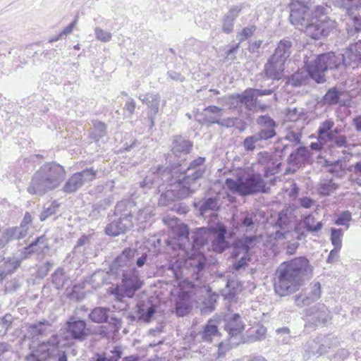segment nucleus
<instances>
[{"mask_svg":"<svg viewBox=\"0 0 361 361\" xmlns=\"http://www.w3.org/2000/svg\"><path fill=\"white\" fill-rule=\"evenodd\" d=\"M312 275L313 267L305 257L283 262L276 271L274 291L281 297L289 295L298 290Z\"/></svg>","mask_w":361,"mask_h":361,"instance_id":"f257e3e1","label":"nucleus"},{"mask_svg":"<svg viewBox=\"0 0 361 361\" xmlns=\"http://www.w3.org/2000/svg\"><path fill=\"white\" fill-rule=\"evenodd\" d=\"M360 61L361 54L353 48H348L343 54L327 52L317 55L313 60L306 61L305 66L312 79L317 83H324L325 72L328 70L338 69L341 66L355 68Z\"/></svg>","mask_w":361,"mask_h":361,"instance_id":"f03ea898","label":"nucleus"},{"mask_svg":"<svg viewBox=\"0 0 361 361\" xmlns=\"http://www.w3.org/2000/svg\"><path fill=\"white\" fill-rule=\"evenodd\" d=\"M66 176V171L62 165L56 161L46 162L34 173L27 191L32 195L42 197L58 188Z\"/></svg>","mask_w":361,"mask_h":361,"instance_id":"7ed1b4c3","label":"nucleus"},{"mask_svg":"<svg viewBox=\"0 0 361 361\" xmlns=\"http://www.w3.org/2000/svg\"><path fill=\"white\" fill-rule=\"evenodd\" d=\"M135 255V249L126 248L114 261V265L118 267H130L128 270H123L121 285L109 288V294L121 301L123 298H133L135 294V266L132 261Z\"/></svg>","mask_w":361,"mask_h":361,"instance_id":"20e7f679","label":"nucleus"},{"mask_svg":"<svg viewBox=\"0 0 361 361\" xmlns=\"http://www.w3.org/2000/svg\"><path fill=\"white\" fill-rule=\"evenodd\" d=\"M204 161L205 158L200 157L192 161L188 168L181 173L183 176H180L176 180L178 188L175 195L177 198H187L197 190V180L202 178L205 173V169L202 166Z\"/></svg>","mask_w":361,"mask_h":361,"instance_id":"39448f33","label":"nucleus"},{"mask_svg":"<svg viewBox=\"0 0 361 361\" xmlns=\"http://www.w3.org/2000/svg\"><path fill=\"white\" fill-rule=\"evenodd\" d=\"M225 184L230 191L241 196L267 193L269 190L265 180L257 173L238 176L236 179L226 178Z\"/></svg>","mask_w":361,"mask_h":361,"instance_id":"423d86ee","label":"nucleus"},{"mask_svg":"<svg viewBox=\"0 0 361 361\" xmlns=\"http://www.w3.org/2000/svg\"><path fill=\"white\" fill-rule=\"evenodd\" d=\"M135 205L133 199L123 200L115 206L114 216H118L113 219L105 227V233L109 236H118L133 227L132 208Z\"/></svg>","mask_w":361,"mask_h":361,"instance_id":"0eeeda50","label":"nucleus"},{"mask_svg":"<svg viewBox=\"0 0 361 361\" xmlns=\"http://www.w3.org/2000/svg\"><path fill=\"white\" fill-rule=\"evenodd\" d=\"M171 147L172 153L169 154L166 157L167 166L164 169L163 166H159L157 169V173L161 174V179L164 182L171 181V177L173 175V170L181 165L183 159L178 154H188L190 153L192 143L181 135H176L173 137Z\"/></svg>","mask_w":361,"mask_h":361,"instance_id":"6e6552de","label":"nucleus"},{"mask_svg":"<svg viewBox=\"0 0 361 361\" xmlns=\"http://www.w3.org/2000/svg\"><path fill=\"white\" fill-rule=\"evenodd\" d=\"M61 342V337L59 335H51L46 341L39 343L35 350L26 355V360L46 361L48 359L54 358L56 353L61 350L59 349Z\"/></svg>","mask_w":361,"mask_h":361,"instance_id":"1a4fd4ad","label":"nucleus"},{"mask_svg":"<svg viewBox=\"0 0 361 361\" xmlns=\"http://www.w3.org/2000/svg\"><path fill=\"white\" fill-rule=\"evenodd\" d=\"M336 27V22L328 17L318 18L311 17L309 22L305 23L300 30L310 37L319 39L322 37H326Z\"/></svg>","mask_w":361,"mask_h":361,"instance_id":"9d476101","label":"nucleus"},{"mask_svg":"<svg viewBox=\"0 0 361 361\" xmlns=\"http://www.w3.org/2000/svg\"><path fill=\"white\" fill-rule=\"evenodd\" d=\"M97 172V170L91 167L73 173L65 182L61 191L66 194L76 192L86 182L93 180L96 178Z\"/></svg>","mask_w":361,"mask_h":361,"instance_id":"9b49d317","label":"nucleus"},{"mask_svg":"<svg viewBox=\"0 0 361 361\" xmlns=\"http://www.w3.org/2000/svg\"><path fill=\"white\" fill-rule=\"evenodd\" d=\"M289 7L290 21L291 24L300 30V27H304L311 18L310 8L307 3L298 0L293 1Z\"/></svg>","mask_w":361,"mask_h":361,"instance_id":"f8f14e48","label":"nucleus"},{"mask_svg":"<svg viewBox=\"0 0 361 361\" xmlns=\"http://www.w3.org/2000/svg\"><path fill=\"white\" fill-rule=\"evenodd\" d=\"M259 130L256 133L264 142L276 136L278 123L269 114L260 115L256 118Z\"/></svg>","mask_w":361,"mask_h":361,"instance_id":"ddd939ff","label":"nucleus"},{"mask_svg":"<svg viewBox=\"0 0 361 361\" xmlns=\"http://www.w3.org/2000/svg\"><path fill=\"white\" fill-rule=\"evenodd\" d=\"M321 297V284L319 282L312 283L309 287L295 295V304L299 307L308 306Z\"/></svg>","mask_w":361,"mask_h":361,"instance_id":"4468645a","label":"nucleus"},{"mask_svg":"<svg viewBox=\"0 0 361 361\" xmlns=\"http://www.w3.org/2000/svg\"><path fill=\"white\" fill-rule=\"evenodd\" d=\"M66 329L70 337L75 341H85L89 333L85 320L71 317L66 323Z\"/></svg>","mask_w":361,"mask_h":361,"instance_id":"2eb2a0df","label":"nucleus"},{"mask_svg":"<svg viewBox=\"0 0 361 361\" xmlns=\"http://www.w3.org/2000/svg\"><path fill=\"white\" fill-rule=\"evenodd\" d=\"M232 104L236 106L243 105L248 111H252L257 107V98L253 88H247L242 93L232 94L229 96Z\"/></svg>","mask_w":361,"mask_h":361,"instance_id":"dca6fc26","label":"nucleus"},{"mask_svg":"<svg viewBox=\"0 0 361 361\" xmlns=\"http://www.w3.org/2000/svg\"><path fill=\"white\" fill-rule=\"evenodd\" d=\"M258 224L257 213L254 211H245L241 212L235 220L233 227L245 233H251L257 229Z\"/></svg>","mask_w":361,"mask_h":361,"instance_id":"f3484780","label":"nucleus"},{"mask_svg":"<svg viewBox=\"0 0 361 361\" xmlns=\"http://www.w3.org/2000/svg\"><path fill=\"white\" fill-rule=\"evenodd\" d=\"M210 233L214 236L212 240L213 250L215 252L222 253L229 247V243L226 239V227L220 223L210 226Z\"/></svg>","mask_w":361,"mask_h":361,"instance_id":"a211bd4d","label":"nucleus"},{"mask_svg":"<svg viewBox=\"0 0 361 361\" xmlns=\"http://www.w3.org/2000/svg\"><path fill=\"white\" fill-rule=\"evenodd\" d=\"M308 322L314 324H325L331 319V312L324 304L318 303L305 311Z\"/></svg>","mask_w":361,"mask_h":361,"instance_id":"6ab92c4d","label":"nucleus"},{"mask_svg":"<svg viewBox=\"0 0 361 361\" xmlns=\"http://www.w3.org/2000/svg\"><path fill=\"white\" fill-rule=\"evenodd\" d=\"M97 244L94 233L88 235H82L78 240L76 245L73 248L74 253H82V255L86 258L90 256H96L94 247Z\"/></svg>","mask_w":361,"mask_h":361,"instance_id":"aec40b11","label":"nucleus"},{"mask_svg":"<svg viewBox=\"0 0 361 361\" xmlns=\"http://www.w3.org/2000/svg\"><path fill=\"white\" fill-rule=\"evenodd\" d=\"M139 99L145 104L149 109L147 113L148 121L149 127L154 126V118L159 111L160 97L158 94L147 93L139 96Z\"/></svg>","mask_w":361,"mask_h":361,"instance_id":"412c9836","label":"nucleus"},{"mask_svg":"<svg viewBox=\"0 0 361 361\" xmlns=\"http://www.w3.org/2000/svg\"><path fill=\"white\" fill-rule=\"evenodd\" d=\"M244 328L245 324L239 314L235 313L225 317L224 329L229 336L233 337L240 334Z\"/></svg>","mask_w":361,"mask_h":361,"instance_id":"4be33fe9","label":"nucleus"},{"mask_svg":"<svg viewBox=\"0 0 361 361\" xmlns=\"http://www.w3.org/2000/svg\"><path fill=\"white\" fill-rule=\"evenodd\" d=\"M191 308V293L183 288L178 290V295L176 300V312L179 317L188 314Z\"/></svg>","mask_w":361,"mask_h":361,"instance_id":"5701e85b","label":"nucleus"},{"mask_svg":"<svg viewBox=\"0 0 361 361\" xmlns=\"http://www.w3.org/2000/svg\"><path fill=\"white\" fill-rule=\"evenodd\" d=\"M284 63L269 58L264 65V77L267 79L279 81L283 75Z\"/></svg>","mask_w":361,"mask_h":361,"instance_id":"b1692460","label":"nucleus"},{"mask_svg":"<svg viewBox=\"0 0 361 361\" xmlns=\"http://www.w3.org/2000/svg\"><path fill=\"white\" fill-rule=\"evenodd\" d=\"M310 159V152L307 147L300 146L289 154L287 162L290 166L300 167L308 162Z\"/></svg>","mask_w":361,"mask_h":361,"instance_id":"393cba45","label":"nucleus"},{"mask_svg":"<svg viewBox=\"0 0 361 361\" xmlns=\"http://www.w3.org/2000/svg\"><path fill=\"white\" fill-rule=\"evenodd\" d=\"M243 9L242 6H232L222 18V31L230 34L233 31L234 23Z\"/></svg>","mask_w":361,"mask_h":361,"instance_id":"a878e982","label":"nucleus"},{"mask_svg":"<svg viewBox=\"0 0 361 361\" xmlns=\"http://www.w3.org/2000/svg\"><path fill=\"white\" fill-rule=\"evenodd\" d=\"M27 234L26 231L21 228L19 226L6 229L0 238V250L4 247L9 242L23 238Z\"/></svg>","mask_w":361,"mask_h":361,"instance_id":"bb28decb","label":"nucleus"},{"mask_svg":"<svg viewBox=\"0 0 361 361\" xmlns=\"http://www.w3.org/2000/svg\"><path fill=\"white\" fill-rule=\"evenodd\" d=\"M292 47V42L288 39H281L277 44L274 53L270 56L271 60H278L285 63L289 58Z\"/></svg>","mask_w":361,"mask_h":361,"instance_id":"cd10ccee","label":"nucleus"},{"mask_svg":"<svg viewBox=\"0 0 361 361\" xmlns=\"http://www.w3.org/2000/svg\"><path fill=\"white\" fill-rule=\"evenodd\" d=\"M261 238V235H246L237 240V246L241 248L244 255H249L250 251L252 249Z\"/></svg>","mask_w":361,"mask_h":361,"instance_id":"c85d7f7f","label":"nucleus"},{"mask_svg":"<svg viewBox=\"0 0 361 361\" xmlns=\"http://www.w3.org/2000/svg\"><path fill=\"white\" fill-rule=\"evenodd\" d=\"M200 335L202 341L211 343L214 338L220 336V333L215 322L209 320Z\"/></svg>","mask_w":361,"mask_h":361,"instance_id":"c756f323","label":"nucleus"},{"mask_svg":"<svg viewBox=\"0 0 361 361\" xmlns=\"http://www.w3.org/2000/svg\"><path fill=\"white\" fill-rule=\"evenodd\" d=\"M339 188L332 178L322 179L317 184L316 190L320 196H329Z\"/></svg>","mask_w":361,"mask_h":361,"instance_id":"7c9ffc66","label":"nucleus"},{"mask_svg":"<svg viewBox=\"0 0 361 361\" xmlns=\"http://www.w3.org/2000/svg\"><path fill=\"white\" fill-rule=\"evenodd\" d=\"M343 91L336 87H331L327 90L323 96L322 101L328 106H334L338 104L341 97L343 95Z\"/></svg>","mask_w":361,"mask_h":361,"instance_id":"2f4dec72","label":"nucleus"},{"mask_svg":"<svg viewBox=\"0 0 361 361\" xmlns=\"http://www.w3.org/2000/svg\"><path fill=\"white\" fill-rule=\"evenodd\" d=\"M212 235L210 233V226L208 228H197L193 235V244L194 248H200L207 244L209 236Z\"/></svg>","mask_w":361,"mask_h":361,"instance_id":"473e14b6","label":"nucleus"},{"mask_svg":"<svg viewBox=\"0 0 361 361\" xmlns=\"http://www.w3.org/2000/svg\"><path fill=\"white\" fill-rule=\"evenodd\" d=\"M93 128L90 131V137L94 142H98L106 135V125L98 120L92 121Z\"/></svg>","mask_w":361,"mask_h":361,"instance_id":"72a5a7b5","label":"nucleus"},{"mask_svg":"<svg viewBox=\"0 0 361 361\" xmlns=\"http://www.w3.org/2000/svg\"><path fill=\"white\" fill-rule=\"evenodd\" d=\"M109 309L107 307H97L94 308L89 314L90 319L95 323H105L108 322Z\"/></svg>","mask_w":361,"mask_h":361,"instance_id":"f704fd0d","label":"nucleus"},{"mask_svg":"<svg viewBox=\"0 0 361 361\" xmlns=\"http://www.w3.org/2000/svg\"><path fill=\"white\" fill-rule=\"evenodd\" d=\"M263 142H264V141L257 133H255L246 137L242 145L245 151L250 152H253L257 147L259 148L263 147Z\"/></svg>","mask_w":361,"mask_h":361,"instance_id":"c9c22d12","label":"nucleus"},{"mask_svg":"<svg viewBox=\"0 0 361 361\" xmlns=\"http://www.w3.org/2000/svg\"><path fill=\"white\" fill-rule=\"evenodd\" d=\"M69 277L63 268H58L51 274V283L57 290L62 289Z\"/></svg>","mask_w":361,"mask_h":361,"instance_id":"e433bc0d","label":"nucleus"},{"mask_svg":"<svg viewBox=\"0 0 361 361\" xmlns=\"http://www.w3.org/2000/svg\"><path fill=\"white\" fill-rule=\"evenodd\" d=\"M49 326H51L49 322L46 319H43L42 321L37 322L30 324L27 331L32 336L35 337L44 334L47 328Z\"/></svg>","mask_w":361,"mask_h":361,"instance_id":"4c0bfd02","label":"nucleus"},{"mask_svg":"<svg viewBox=\"0 0 361 361\" xmlns=\"http://www.w3.org/2000/svg\"><path fill=\"white\" fill-rule=\"evenodd\" d=\"M302 222L305 228L312 233L319 231L323 227V224L321 221L316 223L315 218L312 214L305 216Z\"/></svg>","mask_w":361,"mask_h":361,"instance_id":"58836bf2","label":"nucleus"},{"mask_svg":"<svg viewBox=\"0 0 361 361\" xmlns=\"http://www.w3.org/2000/svg\"><path fill=\"white\" fill-rule=\"evenodd\" d=\"M307 74L303 72H296L287 78L286 83L293 87H300L305 84Z\"/></svg>","mask_w":361,"mask_h":361,"instance_id":"ea45409f","label":"nucleus"},{"mask_svg":"<svg viewBox=\"0 0 361 361\" xmlns=\"http://www.w3.org/2000/svg\"><path fill=\"white\" fill-rule=\"evenodd\" d=\"M218 209V200L216 197L207 198L200 207L199 211L201 215L204 216L209 211Z\"/></svg>","mask_w":361,"mask_h":361,"instance_id":"a19ab883","label":"nucleus"},{"mask_svg":"<svg viewBox=\"0 0 361 361\" xmlns=\"http://www.w3.org/2000/svg\"><path fill=\"white\" fill-rule=\"evenodd\" d=\"M155 312L156 307L152 304L146 310L137 304V314H139V320H142L144 322L147 323L151 320Z\"/></svg>","mask_w":361,"mask_h":361,"instance_id":"79ce46f5","label":"nucleus"},{"mask_svg":"<svg viewBox=\"0 0 361 361\" xmlns=\"http://www.w3.org/2000/svg\"><path fill=\"white\" fill-rule=\"evenodd\" d=\"M59 206L60 204L56 200L52 201L48 205H44L39 215L40 221H44L49 216L54 214L56 212V209L59 208Z\"/></svg>","mask_w":361,"mask_h":361,"instance_id":"37998d69","label":"nucleus"},{"mask_svg":"<svg viewBox=\"0 0 361 361\" xmlns=\"http://www.w3.org/2000/svg\"><path fill=\"white\" fill-rule=\"evenodd\" d=\"M276 340L281 344H289L293 338L290 336V329L288 327H282L276 330Z\"/></svg>","mask_w":361,"mask_h":361,"instance_id":"c03bdc74","label":"nucleus"},{"mask_svg":"<svg viewBox=\"0 0 361 361\" xmlns=\"http://www.w3.org/2000/svg\"><path fill=\"white\" fill-rule=\"evenodd\" d=\"M334 126V122L331 119H327L320 123L317 129V140L319 141L324 136H325Z\"/></svg>","mask_w":361,"mask_h":361,"instance_id":"a18cd8bd","label":"nucleus"},{"mask_svg":"<svg viewBox=\"0 0 361 361\" xmlns=\"http://www.w3.org/2000/svg\"><path fill=\"white\" fill-rule=\"evenodd\" d=\"M343 232L341 228H331V241L334 247L341 248Z\"/></svg>","mask_w":361,"mask_h":361,"instance_id":"49530a36","label":"nucleus"},{"mask_svg":"<svg viewBox=\"0 0 361 361\" xmlns=\"http://www.w3.org/2000/svg\"><path fill=\"white\" fill-rule=\"evenodd\" d=\"M257 27L255 25H250L244 27L241 32H238L236 37L239 40V42L241 43L250 38L253 35Z\"/></svg>","mask_w":361,"mask_h":361,"instance_id":"de8ad7c7","label":"nucleus"},{"mask_svg":"<svg viewBox=\"0 0 361 361\" xmlns=\"http://www.w3.org/2000/svg\"><path fill=\"white\" fill-rule=\"evenodd\" d=\"M81 287L80 285L75 284L71 288H66V295L70 299H75L80 300L83 298V294L80 292Z\"/></svg>","mask_w":361,"mask_h":361,"instance_id":"09e8293b","label":"nucleus"},{"mask_svg":"<svg viewBox=\"0 0 361 361\" xmlns=\"http://www.w3.org/2000/svg\"><path fill=\"white\" fill-rule=\"evenodd\" d=\"M14 321L13 316L10 313H6L4 316L0 317V326L6 333L11 326Z\"/></svg>","mask_w":361,"mask_h":361,"instance_id":"8fccbe9b","label":"nucleus"},{"mask_svg":"<svg viewBox=\"0 0 361 361\" xmlns=\"http://www.w3.org/2000/svg\"><path fill=\"white\" fill-rule=\"evenodd\" d=\"M216 295H209L204 301L202 311L204 312H212L214 310V305L216 302Z\"/></svg>","mask_w":361,"mask_h":361,"instance_id":"3c124183","label":"nucleus"},{"mask_svg":"<svg viewBox=\"0 0 361 361\" xmlns=\"http://www.w3.org/2000/svg\"><path fill=\"white\" fill-rule=\"evenodd\" d=\"M53 265L54 262L52 261H47L40 265L37 271V277L40 279L44 278L48 274Z\"/></svg>","mask_w":361,"mask_h":361,"instance_id":"603ef678","label":"nucleus"},{"mask_svg":"<svg viewBox=\"0 0 361 361\" xmlns=\"http://www.w3.org/2000/svg\"><path fill=\"white\" fill-rule=\"evenodd\" d=\"M290 220L287 212L285 211H281L278 215V218L274 226L282 230L283 227L288 226Z\"/></svg>","mask_w":361,"mask_h":361,"instance_id":"864d4df0","label":"nucleus"},{"mask_svg":"<svg viewBox=\"0 0 361 361\" xmlns=\"http://www.w3.org/2000/svg\"><path fill=\"white\" fill-rule=\"evenodd\" d=\"M326 166L329 167V172L332 174H338L342 170V164L340 159L334 161H326Z\"/></svg>","mask_w":361,"mask_h":361,"instance_id":"5fc2aeb1","label":"nucleus"},{"mask_svg":"<svg viewBox=\"0 0 361 361\" xmlns=\"http://www.w3.org/2000/svg\"><path fill=\"white\" fill-rule=\"evenodd\" d=\"M350 220L351 213L349 211H344L336 219L335 224L338 226H347L348 227Z\"/></svg>","mask_w":361,"mask_h":361,"instance_id":"6e6d98bb","label":"nucleus"},{"mask_svg":"<svg viewBox=\"0 0 361 361\" xmlns=\"http://www.w3.org/2000/svg\"><path fill=\"white\" fill-rule=\"evenodd\" d=\"M95 36L96 38L101 42H107L111 40L112 35L109 32L105 31L99 27H96Z\"/></svg>","mask_w":361,"mask_h":361,"instance_id":"4d7b16f0","label":"nucleus"},{"mask_svg":"<svg viewBox=\"0 0 361 361\" xmlns=\"http://www.w3.org/2000/svg\"><path fill=\"white\" fill-rule=\"evenodd\" d=\"M20 262L16 259H8L4 262L1 264L8 271V274L16 270L20 266Z\"/></svg>","mask_w":361,"mask_h":361,"instance_id":"13d9d810","label":"nucleus"},{"mask_svg":"<svg viewBox=\"0 0 361 361\" xmlns=\"http://www.w3.org/2000/svg\"><path fill=\"white\" fill-rule=\"evenodd\" d=\"M302 112V109H298L297 108H288L286 109V116L290 121H295L299 118Z\"/></svg>","mask_w":361,"mask_h":361,"instance_id":"bf43d9fd","label":"nucleus"},{"mask_svg":"<svg viewBox=\"0 0 361 361\" xmlns=\"http://www.w3.org/2000/svg\"><path fill=\"white\" fill-rule=\"evenodd\" d=\"M176 233L181 240H188L190 232L186 225L182 224L178 226Z\"/></svg>","mask_w":361,"mask_h":361,"instance_id":"052dcab7","label":"nucleus"},{"mask_svg":"<svg viewBox=\"0 0 361 361\" xmlns=\"http://www.w3.org/2000/svg\"><path fill=\"white\" fill-rule=\"evenodd\" d=\"M20 286V284L19 281L16 279H13L6 281L4 286V291L6 293H13L16 291Z\"/></svg>","mask_w":361,"mask_h":361,"instance_id":"680f3d73","label":"nucleus"},{"mask_svg":"<svg viewBox=\"0 0 361 361\" xmlns=\"http://www.w3.org/2000/svg\"><path fill=\"white\" fill-rule=\"evenodd\" d=\"M283 139L284 140H287L288 142L298 145L300 143L301 134L293 131L288 132Z\"/></svg>","mask_w":361,"mask_h":361,"instance_id":"e2e57ef3","label":"nucleus"},{"mask_svg":"<svg viewBox=\"0 0 361 361\" xmlns=\"http://www.w3.org/2000/svg\"><path fill=\"white\" fill-rule=\"evenodd\" d=\"M305 352L308 354V357H310L312 355L316 356V353L314 351H317L318 348V341H310L306 343L305 345Z\"/></svg>","mask_w":361,"mask_h":361,"instance_id":"0e129e2a","label":"nucleus"},{"mask_svg":"<svg viewBox=\"0 0 361 361\" xmlns=\"http://www.w3.org/2000/svg\"><path fill=\"white\" fill-rule=\"evenodd\" d=\"M32 221V215L28 212H26L24 214V216L20 224V227H21V228H23L24 230L26 231V233H27V231L30 228V225L31 224Z\"/></svg>","mask_w":361,"mask_h":361,"instance_id":"69168bd1","label":"nucleus"},{"mask_svg":"<svg viewBox=\"0 0 361 361\" xmlns=\"http://www.w3.org/2000/svg\"><path fill=\"white\" fill-rule=\"evenodd\" d=\"M47 240L48 239L46 238L44 235H40L36 238L34 240H32L33 243L35 244V245H34V247H35V253H37V255L39 254V251H41V250L43 248L42 245L47 243Z\"/></svg>","mask_w":361,"mask_h":361,"instance_id":"338daca9","label":"nucleus"},{"mask_svg":"<svg viewBox=\"0 0 361 361\" xmlns=\"http://www.w3.org/2000/svg\"><path fill=\"white\" fill-rule=\"evenodd\" d=\"M34 245H35V244L33 243V241H32L27 246L25 247L23 250L21 251V257L23 259H26L32 254L35 253V247H34Z\"/></svg>","mask_w":361,"mask_h":361,"instance_id":"774afa93","label":"nucleus"}]
</instances>
